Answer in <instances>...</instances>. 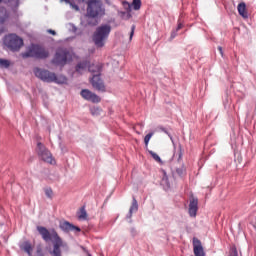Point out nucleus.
Returning <instances> with one entry per match:
<instances>
[{
  "instance_id": "6",
  "label": "nucleus",
  "mask_w": 256,
  "mask_h": 256,
  "mask_svg": "<svg viewBox=\"0 0 256 256\" xmlns=\"http://www.w3.org/2000/svg\"><path fill=\"white\" fill-rule=\"evenodd\" d=\"M71 61H73V58L69 51L60 49L55 52L51 63L52 65H55V67H65V65H67V63H71Z\"/></svg>"
},
{
  "instance_id": "41",
  "label": "nucleus",
  "mask_w": 256,
  "mask_h": 256,
  "mask_svg": "<svg viewBox=\"0 0 256 256\" xmlns=\"http://www.w3.org/2000/svg\"><path fill=\"white\" fill-rule=\"evenodd\" d=\"M162 131H164V133H167V130H165L164 128L162 129Z\"/></svg>"
},
{
  "instance_id": "28",
  "label": "nucleus",
  "mask_w": 256,
  "mask_h": 256,
  "mask_svg": "<svg viewBox=\"0 0 256 256\" xmlns=\"http://www.w3.org/2000/svg\"><path fill=\"white\" fill-rule=\"evenodd\" d=\"M149 154L154 159V161H156L157 163H161V157H159L157 153L150 150Z\"/></svg>"
},
{
  "instance_id": "4",
  "label": "nucleus",
  "mask_w": 256,
  "mask_h": 256,
  "mask_svg": "<svg viewBox=\"0 0 256 256\" xmlns=\"http://www.w3.org/2000/svg\"><path fill=\"white\" fill-rule=\"evenodd\" d=\"M111 33V25L104 24L99 26L93 34V42L96 47H105V40L109 37Z\"/></svg>"
},
{
  "instance_id": "27",
  "label": "nucleus",
  "mask_w": 256,
  "mask_h": 256,
  "mask_svg": "<svg viewBox=\"0 0 256 256\" xmlns=\"http://www.w3.org/2000/svg\"><path fill=\"white\" fill-rule=\"evenodd\" d=\"M78 217L79 219H87V210H85V206L80 208V215Z\"/></svg>"
},
{
  "instance_id": "29",
  "label": "nucleus",
  "mask_w": 256,
  "mask_h": 256,
  "mask_svg": "<svg viewBox=\"0 0 256 256\" xmlns=\"http://www.w3.org/2000/svg\"><path fill=\"white\" fill-rule=\"evenodd\" d=\"M151 137H153V132L148 133L144 138L145 146H149V141H151Z\"/></svg>"
},
{
  "instance_id": "40",
  "label": "nucleus",
  "mask_w": 256,
  "mask_h": 256,
  "mask_svg": "<svg viewBox=\"0 0 256 256\" xmlns=\"http://www.w3.org/2000/svg\"><path fill=\"white\" fill-rule=\"evenodd\" d=\"M74 7L76 8V11H79V6L74 5Z\"/></svg>"
},
{
  "instance_id": "21",
  "label": "nucleus",
  "mask_w": 256,
  "mask_h": 256,
  "mask_svg": "<svg viewBox=\"0 0 256 256\" xmlns=\"http://www.w3.org/2000/svg\"><path fill=\"white\" fill-rule=\"evenodd\" d=\"M92 117H99V115H101V113H103V108L99 107V106H92L89 109Z\"/></svg>"
},
{
  "instance_id": "20",
  "label": "nucleus",
  "mask_w": 256,
  "mask_h": 256,
  "mask_svg": "<svg viewBox=\"0 0 256 256\" xmlns=\"http://www.w3.org/2000/svg\"><path fill=\"white\" fill-rule=\"evenodd\" d=\"M89 63H91V61L89 60H83L81 62H79L76 66H75V71L76 73H79L81 71V69H87V67H89Z\"/></svg>"
},
{
  "instance_id": "7",
  "label": "nucleus",
  "mask_w": 256,
  "mask_h": 256,
  "mask_svg": "<svg viewBox=\"0 0 256 256\" xmlns=\"http://www.w3.org/2000/svg\"><path fill=\"white\" fill-rule=\"evenodd\" d=\"M36 153L38 157H40V159L44 161V163L56 165L57 162L55 161V158H53V154H51V151H49V149H47V147H45L43 143H37Z\"/></svg>"
},
{
  "instance_id": "15",
  "label": "nucleus",
  "mask_w": 256,
  "mask_h": 256,
  "mask_svg": "<svg viewBox=\"0 0 256 256\" xmlns=\"http://www.w3.org/2000/svg\"><path fill=\"white\" fill-rule=\"evenodd\" d=\"M198 205H199V200L194 198L190 201L189 210H188L190 217H197V211L199 209Z\"/></svg>"
},
{
  "instance_id": "39",
  "label": "nucleus",
  "mask_w": 256,
  "mask_h": 256,
  "mask_svg": "<svg viewBox=\"0 0 256 256\" xmlns=\"http://www.w3.org/2000/svg\"><path fill=\"white\" fill-rule=\"evenodd\" d=\"M218 51H219L220 55L223 56V48L221 46L218 47Z\"/></svg>"
},
{
  "instance_id": "30",
  "label": "nucleus",
  "mask_w": 256,
  "mask_h": 256,
  "mask_svg": "<svg viewBox=\"0 0 256 256\" xmlns=\"http://www.w3.org/2000/svg\"><path fill=\"white\" fill-rule=\"evenodd\" d=\"M13 11H17L19 9V0H15L14 4L8 5Z\"/></svg>"
},
{
  "instance_id": "8",
  "label": "nucleus",
  "mask_w": 256,
  "mask_h": 256,
  "mask_svg": "<svg viewBox=\"0 0 256 256\" xmlns=\"http://www.w3.org/2000/svg\"><path fill=\"white\" fill-rule=\"evenodd\" d=\"M90 83L96 91H99L100 93H105L107 91V87L105 86V82L103 79H101V73L94 74L90 78Z\"/></svg>"
},
{
  "instance_id": "11",
  "label": "nucleus",
  "mask_w": 256,
  "mask_h": 256,
  "mask_svg": "<svg viewBox=\"0 0 256 256\" xmlns=\"http://www.w3.org/2000/svg\"><path fill=\"white\" fill-rule=\"evenodd\" d=\"M99 13H101V2L91 0L88 3L87 15H90V17H99Z\"/></svg>"
},
{
  "instance_id": "9",
  "label": "nucleus",
  "mask_w": 256,
  "mask_h": 256,
  "mask_svg": "<svg viewBox=\"0 0 256 256\" xmlns=\"http://www.w3.org/2000/svg\"><path fill=\"white\" fill-rule=\"evenodd\" d=\"M13 0H0V25H5L9 18L11 17V14L9 13V10H7V7L1 6L2 3L4 5H9Z\"/></svg>"
},
{
  "instance_id": "43",
  "label": "nucleus",
  "mask_w": 256,
  "mask_h": 256,
  "mask_svg": "<svg viewBox=\"0 0 256 256\" xmlns=\"http://www.w3.org/2000/svg\"><path fill=\"white\" fill-rule=\"evenodd\" d=\"M89 256H93V255L89 254Z\"/></svg>"
},
{
  "instance_id": "34",
  "label": "nucleus",
  "mask_w": 256,
  "mask_h": 256,
  "mask_svg": "<svg viewBox=\"0 0 256 256\" xmlns=\"http://www.w3.org/2000/svg\"><path fill=\"white\" fill-rule=\"evenodd\" d=\"M36 253L38 256L43 255V249L41 247H38Z\"/></svg>"
},
{
  "instance_id": "13",
  "label": "nucleus",
  "mask_w": 256,
  "mask_h": 256,
  "mask_svg": "<svg viewBox=\"0 0 256 256\" xmlns=\"http://www.w3.org/2000/svg\"><path fill=\"white\" fill-rule=\"evenodd\" d=\"M59 227L64 231V233H71V231H74V233H81V228L69 221L61 222Z\"/></svg>"
},
{
  "instance_id": "1",
  "label": "nucleus",
  "mask_w": 256,
  "mask_h": 256,
  "mask_svg": "<svg viewBox=\"0 0 256 256\" xmlns=\"http://www.w3.org/2000/svg\"><path fill=\"white\" fill-rule=\"evenodd\" d=\"M36 229L39 235H41L43 241L46 243H49V241H54L53 250L49 252L50 255L63 256V252L61 251V247H63V239L59 237L57 231L52 229V231L49 232V229H47L45 226H37Z\"/></svg>"
},
{
  "instance_id": "14",
  "label": "nucleus",
  "mask_w": 256,
  "mask_h": 256,
  "mask_svg": "<svg viewBox=\"0 0 256 256\" xmlns=\"http://www.w3.org/2000/svg\"><path fill=\"white\" fill-rule=\"evenodd\" d=\"M193 249L195 256H205L203 245L201 244V240H199L198 238H193Z\"/></svg>"
},
{
  "instance_id": "33",
  "label": "nucleus",
  "mask_w": 256,
  "mask_h": 256,
  "mask_svg": "<svg viewBox=\"0 0 256 256\" xmlns=\"http://www.w3.org/2000/svg\"><path fill=\"white\" fill-rule=\"evenodd\" d=\"M134 33H135V25H133V26L131 27L130 41H131V39H133Z\"/></svg>"
},
{
  "instance_id": "42",
  "label": "nucleus",
  "mask_w": 256,
  "mask_h": 256,
  "mask_svg": "<svg viewBox=\"0 0 256 256\" xmlns=\"http://www.w3.org/2000/svg\"><path fill=\"white\" fill-rule=\"evenodd\" d=\"M39 256H45V254H40Z\"/></svg>"
},
{
  "instance_id": "19",
  "label": "nucleus",
  "mask_w": 256,
  "mask_h": 256,
  "mask_svg": "<svg viewBox=\"0 0 256 256\" xmlns=\"http://www.w3.org/2000/svg\"><path fill=\"white\" fill-rule=\"evenodd\" d=\"M123 6L125 11H119L118 15L121 17V19H129V2L124 1Z\"/></svg>"
},
{
  "instance_id": "17",
  "label": "nucleus",
  "mask_w": 256,
  "mask_h": 256,
  "mask_svg": "<svg viewBox=\"0 0 256 256\" xmlns=\"http://www.w3.org/2000/svg\"><path fill=\"white\" fill-rule=\"evenodd\" d=\"M20 249H22V251H25V253H27V255L29 256L33 255V246L29 241L23 242V244L20 246Z\"/></svg>"
},
{
  "instance_id": "25",
  "label": "nucleus",
  "mask_w": 256,
  "mask_h": 256,
  "mask_svg": "<svg viewBox=\"0 0 256 256\" xmlns=\"http://www.w3.org/2000/svg\"><path fill=\"white\" fill-rule=\"evenodd\" d=\"M137 211H139V204L137 203V200L133 198V201L130 207V214L137 213Z\"/></svg>"
},
{
  "instance_id": "26",
  "label": "nucleus",
  "mask_w": 256,
  "mask_h": 256,
  "mask_svg": "<svg viewBox=\"0 0 256 256\" xmlns=\"http://www.w3.org/2000/svg\"><path fill=\"white\" fill-rule=\"evenodd\" d=\"M0 67H2L3 69H9V67H11V61L0 58Z\"/></svg>"
},
{
  "instance_id": "18",
  "label": "nucleus",
  "mask_w": 256,
  "mask_h": 256,
  "mask_svg": "<svg viewBox=\"0 0 256 256\" xmlns=\"http://www.w3.org/2000/svg\"><path fill=\"white\" fill-rule=\"evenodd\" d=\"M238 13L244 19H247V17H249V15L247 14V5L245 4V2H241L240 4H238Z\"/></svg>"
},
{
  "instance_id": "23",
  "label": "nucleus",
  "mask_w": 256,
  "mask_h": 256,
  "mask_svg": "<svg viewBox=\"0 0 256 256\" xmlns=\"http://www.w3.org/2000/svg\"><path fill=\"white\" fill-rule=\"evenodd\" d=\"M130 11L133 9L134 11H139L141 9V0H133L129 5Z\"/></svg>"
},
{
  "instance_id": "31",
  "label": "nucleus",
  "mask_w": 256,
  "mask_h": 256,
  "mask_svg": "<svg viewBox=\"0 0 256 256\" xmlns=\"http://www.w3.org/2000/svg\"><path fill=\"white\" fill-rule=\"evenodd\" d=\"M45 195L48 197V199H53V189L47 188L45 189Z\"/></svg>"
},
{
  "instance_id": "12",
  "label": "nucleus",
  "mask_w": 256,
  "mask_h": 256,
  "mask_svg": "<svg viewBox=\"0 0 256 256\" xmlns=\"http://www.w3.org/2000/svg\"><path fill=\"white\" fill-rule=\"evenodd\" d=\"M80 95L83 99H85V101H91V103H101V97L89 89L81 90Z\"/></svg>"
},
{
  "instance_id": "5",
  "label": "nucleus",
  "mask_w": 256,
  "mask_h": 256,
  "mask_svg": "<svg viewBox=\"0 0 256 256\" xmlns=\"http://www.w3.org/2000/svg\"><path fill=\"white\" fill-rule=\"evenodd\" d=\"M3 44L12 53H17L23 47V39L17 34H9L5 36Z\"/></svg>"
},
{
  "instance_id": "3",
  "label": "nucleus",
  "mask_w": 256,
  "mask_h": 256,
  "mask_svg": "<svg viewBox=\"0 0 256 256\" xmlns=\"http://www.w3.org/2000/svg\"><path fill=\"white\" fill-rule=\"evenodd\" d=\"M22 59H48L49 52L45 47L32 43L26 48L25 52L21 53Z\"/></svg>"
},
{
  "instance_id": "10",
  "label": "nucleus",
  "mask_w": 256,
  "mask_h": 256,
  "mask_svg": "<svg viewBox=\"0 0 256 256\" xmlns=\"http://www.w3.org/2000/svg\"><path fill=\"white\" fill-rule=\"evenodd\" d=\"M13 0H0V25H5L9 18L11 17V14L9 13V10H7V7L1 6L2 3L4 5H9Z\"/></svg>"
},
{
  "instance_id": "36",
  "label": "nucleus",
  "mask_w": 256,
  "mask_h": 256,
  "mask_svg": "<svg viewBox=\"0 0 256 256\" xmlns=\"http://www.w3.org/2000/svg\"><path fill=\"white\" fill-rule=\"evenodd\" d=\"M81 249L84 253H86V255H91V253H89V250H87V248H85V246H81Z\"/></svg>"
},
{
  "instance_id": "16",
  "label": "nucleus",
  "mask_w": 256,
  "mask_h": 256,
  "mask_svg": "<svg viewBox=\"0 0 256 256\" xmlns=\"http://www.w3.org/2000/svg\"><path fill=\"white\" fill-rule=\"evenodd\" d=\"M85 27H97L99 25V21L97 20V16H91L89 14L86 15Z\"/></svg>"
},
{
  "instance_id": "22",
  "label": "nucleus",
  "mask_w": 256,
  "mask_h": 256,
  "mask_svg": "<svg viewBox=\"0 0 256 256\" xmlns=\"http://www.w3.org/2000/svg\"><path fill=\"white\" fill-rule=\"evenodd\" d=\"M88 71L90 73H98L99 74V73H101V66L89 63Z\"/></svg>"
},
{
  "instance_id": "32",
  "label": "nucleus",
  "mask_w": 256,
  "mask_h": 256,
  "mask_svg": "<svg viewBox=\"0 0 256 256\" xmlns=\"http://www.w3.org/2000/svg\"><path fill=\"white\" fill-rule=\"evenodd\" d=\"M176 173L178 174V175H185V166H182L181 168H177L176 169Z\"/></svg>"
},
{
  "instance_id": "24",
  "label": "nucleus",
  "mask_w": 256,
  "mask_h": 256,
  "mask_svg": "<svg viewBox=\"0 0 256 256\" xmlns=\"http://www.w3.org/2000/svg\"><path fill=\"white\" fill-rule=\"evenodd\" d=\"M174 157H177L178 163L183 161V147L180 145L177 151L174 153Z\"/></svg>"
},
{
  "instance_id": "37",
  "label": "nucleus",
  "mask_w": 256,
  "mask_h": 256,
  "mask_svg": "<svg viewBox=\"0 0 256 256\" xmlns=\"http://www.w3.org/2000/svg\"><path fill=\"white\" fill-rule=\"evenodd\" d=\"M47 32L50 34V35H57V32L53 29H48Z\"/></svg>"
},
{
  "instance_id": "35",
  "label": "nucleus",
  "mask_w": 256,
  "mask_h": 256,
  "mask_svg": "<svg viewBox=\"0 0 256 256\" xmlns=\"http://www.w3.org/2000/svg\"><path fill=\"white\" fill-rule=\"evenodd\" d=\"M230 256H239L237 253V248H233Z\"/></svg>"
},
{
  "instance_id": "38",
  "label": "nucleus",
  "mask_w": 256,
  "mask_h": 256,
  "mask_svg": "<svg viewBox=\"0 0 256 256\" xmlns=\"http://www.w3.org/2000/svg\"><path fill=\"white\" fill-rule=\"evenodd\" d=\"M181 29H183V25H182L181 23H179L178 26H177L176 31H179V30H181Z\"/></svg>"
},
{
  "instance_id": "2",
  "label": "nucleus",
  "mask_w": 256,
  "mask_h": 256,
  "mask_svg": "<svg viewBox=\"0 0 256 256\" xmlns=\"http://www.w3.org/2000/svg\"><path fill=\"white\" fill-rule=\"evenodd\" d=\"M33 73L37 79L43 83H56V85H66L67 76L55 74L45 68L36 67L33 69Z\"/></svg>"
}]
</instances>
